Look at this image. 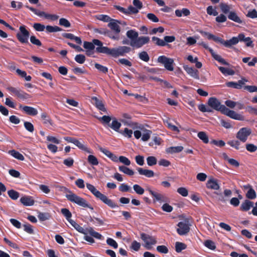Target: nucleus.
Instances as JSON below:
<instances>
[{
	"instance_id": "nucleus-63",
	"label": "nucleus",
	"mask_w": 257,
	"mask_h": 257,
	"mask_svg": "<svg viewBox=\"0 0 257 257\" xmlns=\"http://www.w3.org/2000/svg\"><path fill=\"white\" fill-rule=\"evenodd\" d=\"M245 148L250 153L255 152L257 150V146L253 144H246Z\"/></svg>"
},
{
	"instance_id": "nucleus-44",
	"label": "nucleus",
	"mask_w": 257,
	"mask_h": 257,
	"mask_svg": "<svg viewBox=\"0 0 257 257\" xmlns=\"http://www.w3.org/2000/svg\"><path fill=\"white\" fill-rule=\"evenodd\" d=\"M249 189L247 191L246 193V197L247 198L249 199H253L256 198V193L253 189H252L250 186H249Z\"/></svg>"
},
{
	"instance_id": "nucleus-62",
	"label": "nucleus",
	"mask_w": 257,
	"mask_h": 257,
	"mask_svg": "<svg viewBox=\"0 0 257 257\" xmlns=\"http://www.w3.org/2000/svg\"><path fill=\"white\" fill-rule=\"evenodd\" d=\"M33 28L36 31L38 32L44 31L45 29H46V27L41 23H35L33 25Z\"/></svg>"
},
{
	"instance_id": "nucleus-17",
	"label": "nucleus",
	"mask_w": 257,
	"mask_h": 257,
	"mask_svg": "<svg viewBox=\"0 0 257 257\" xmlns=\"http://www.w3.org/2000/svg\"><path fill=\"white\" fill-rule=\"evenodd\" d=\"M208 189L214 190H218L220 189V185L217 179L211 178L208 180L206 184Z\"/></svg>"
},
{
	"instance_id": "nucleus-24",
	"label": "nucleus",
	"mask_w": 257,
	"mask_h": 257,
	"mask_svg": "<svg viewBox=\"0 0 257 257\" xmlns=\"http://www.w3.org/2000/svg\"><path fill=\"white\" fill-rule=\"evenodd\" d=\"M21 202L25 206H32L35 203V201L31 196H24L20 199Z\"/></svg>"
},
{
	"instance_id": "nucleus-42",
	"label": "nucleus",
	"mask_w": 257,
	"mask_h": 257,
	"mask_svg": "<svg viewBox=\"0 0 257 257\" xmlns=\"http://www.w3.org/2000/svg\"><path fill=\"white\" fill-rule=\"evenodd\" d=\"M46 30L48 33H54L61 31L62 29L57 26H52L48 25L46 27Z\"/></svg>"
},
{
	"instance_id": "nucleus-13",
	"label": "nucleus",
	"mask_w": 257,
	"mask_h": 257,
	"mask_svg": "<svg viewBox=\"0 0 257 257\" xmlns=\"http://www.w3.org/2000/svg\"><path fill=\"white\" fill-rule=\"evenodd\" d=\"M201 45L205 49H209V52H210L212 57L216 61L220 63L221 64L225 65H228L229 64L223 58L221 57V56L216 54L213 50L210 48H208V45L204 42H202Z\"/></svg>"
},
{
	"instance_id": "nucleus-41",
	"label": "nucleus",
	"mask_w": 257,
	"mask_h": 257,
	"mask_svg": "<svg viewBox=\"0 0 257 257\" xmlns=\"http://www.w3.org/2000/svg\"><path fill=\"white\" fill-rule=\"evenodd\" d=\"M197 137L204 143H209V138L207 134L205 132H199L197 134Z\"/></svg>"
},
{
	"instance_id": "nucleus-9",
	"label": "nucleus",
	"mask_w": 257,
	"mask_h": 257,
	"mask_svg": "<svg viewBox=\"0 0 257 257\" xmlns=\"http://www.w3.org/2000/svg\"><path fill=\"white\" fill-rule=\"evenodd\" d=\"M19 30L20 33H18L16 37L18 40L22 43H29L28 39L30 36L29 32L26 29L25 26H21Z\"/></svg>"
},
{
	"instance_id": "nucleus-39",
	"label": "nucleus",
	"mask_w": 257,
	"mask_h": 257,
	"mask_svg": "<svg viewBox=\"0 0 257 257\" xmlns=\"http://www.w3.org/2000/svg\"><path fill=\"white\" fill-rule=\"evenodd\" d=\"M118 169L119 171L122 172L123 173L129 176H133L134 174V172L133 170L124 166H119Z\"/></svg>"
},
{
	"instance_id": "nucleus-50",
	"label": "nucleus",
	"mask_w": 257,
	"mask_h": 257,
	"mask_svg": "<svg viewBox=\"0 0 257 257\" xmlns=\"http://www.w3.org/2000/svg\"><path fill=\"white\" fill-rule=\"evenodd\" d=\"M94 67L96 69H97L99 71L106 74L108 72V68L107 67L104 66L98 63H95Z\"/></svg>"
},
{
	"instance_id": "nucleus-47",
	"label": "nucleus",
	"mask_w": 257,
	"mask_h": 257,
	"mask_svg": "<svg viewBox=\"0 0 257 257\" xmlns=\"http://www.w3.org/2000/svg\"><path fill=\"white\" fill-rule=\"evenodd\" d=\"M87 161L90 164L93 166H96L99 163L97 158L92 155H90L88 156Z\"/></svg>"
},
{
	"instance_id": "nucleus-4",
	"label": "nucleus",
	"mask_w": 257,
	"mask_h": 257,
	"mask_svg": "<svg viewBox=\"0 0 257 257\" xmlns=\"http://www.w3.org/2000/svg\"><path fill=\"white\" fill-rule=\"evenodd\" d=\"M66 189L68 194H66V197L69 201L82 207L88 208L91 210H93V207L85 199L77 195L68 189Z\"/></svg>"
},
{
	"instance_id": "nucleus-2",
	"label": "nucleus",
	"mask_w": 257,
	"mask_h": 257,
	"mask_svg": "<svg viewBox=\"0 0 257 257\" xmlns=\"http://www.w3.org/2000/svg\"><path fill=\"white\" fill-rule=\"evenodd\" d=\"M131 48L127 46H119L117 48L110 49L107 47L97 48V52L105 54L116 58L119 56H124L125 54L131 51Z\"/></svg>"
},
{
	"instance_id": "nucleus-52",
	"label": "nucleus",
	"mask_w": 257,
	"mask_h": 257,
	"mask_svg": "<svg viewBox=\"0 0 257 257\" xmlns=\"http://www.w3.org/2000/svg\"><path fill=\"white\" fill-rule=\"evenodd\" d=\"M133 189L135 192L138 195H143L144 193V189L138 184L134 185Z\"/></svg>"
},
{
	"instance_id": "nucleus-25",
	"label": "nucleus",
	"mask_w": 257,
	"mask_h": 257,
	"mask_svg": "<svg viewBox=\"0 0 257 257\" xmlns=\"http://www.w3.org/2000/svg\"><path fill=\"white\" fill-rule=\"evenodd\" d=\"M137 170L139 174L144 175L148 178H152L154 176V172L152 170L144 169L142 168H138Z\"/></svg>"
},
{
	"instance_id": "nucleus-28",
	"label": "nucleus",
	"mask_w": 257,
	"mask_h": 257,
	"mask_svg": "<svg viewBox=\"0 0 257 257\" xmlns=\"http://www.w3.org/2000/svg\"><path fill=\"white\" fill-rule=\"evenodd\" d=\"M227 17L229 20L237 23L242 24L243 23L242 21L240 19L235 12H230Z\"/></svg>"
},
{
	"instance_id": "nucleus-56",
	"label": "nucleus",
	"mask_w": 257,
	"mask_h": 257,
	"mask_svg": "<svg viewBox=\"0 0 257 257\" xmlns=\"http://www.w3.org/2000/svg\"><path fill=\"white\" fill-rule=\"evenodd\" d=\"M220 8L221 11L225 14H227V13L229 14V13L230 12L229 10L230 9V8L229 6H228L226 4L221 3L220 4Z\"/></svg>"
},
{
	"instance_id": "nucleus-61",
	"label": "nucleus",
	"mask_w": 257,
	"mask_h": 257,
	"mask_svg": "<svg viewBox=\"0 0 257 257\" xmlns=\"http://www.w3.org/2000/svg\"><path fill=\"white\" fill-rule=\"evenodd\" d=\"M124 137L130 138L133 135V131L129 130L128 128H125L123 131L119 132Z\"/></svg>"
},
{
	"instance_id": "nucleus-11",
	"label": "nucleus",
	"mask_w": 257,
	"mask_h": 257,
	"mask_svg": "<svg viewBox=\"0 0 257 257\" xmlns=\"http://www.w3.org/2000/svg\"><path fill=\"white\" fill-rule=\"evenodd\" d=\"M251 129L248 127L241 128L236 134V137L241 142L244 143L247 140L248 137L251 134Z\"/></svg>"
},
{
	"instance_id": "nucleus-16",
	"label": "nucleus",
	"mask_w": 257,
	"mask_h": 257,
	"mask_svg": "<svg viewBox=\"0 0 257 257\" xmlns=\"http://www.w3.org/2000/svg\"><path fill=\"white\" fill-rule=\"evenodd\" d=\"M177 226H178V228L177 229V231L180 235H185L190 231L189 224L186 222H179L178 223Z\"/></svg>"
},
{
	"instance_id": "nucleus-26",
	"label": "nucleus",
	"mask_w": 257,
	"mask_h": 257,
	"mask_svg": "<svg viewBox=\"0 0 257 257\" xmlns=\"http://www.w3.org/2000/svg\"><path fill=\"white\" fill-rule=\"evenodd\" d=\"M71 225L79 232L81 233L84 235H86V232L87 231V228L84 229L83 227L77 223L75 221L70 220L69 222Z\"/></svg>"
},
{
	"instance_id": "nucleus-32",
	"label": "nucleus",
	"mask_w": 257,
	"mask_h": 257,
	"mask_svg": "<svg viewBox=\"0 0 257 257\" xmlns=\"http://www.w3.org/2000/svg\"><path fill=\"white\" fill-rule=\"evenodd\" d=\"M121 123L118 122L115 118H114L110 124H109V126L114 131L119 133V128L121 126Z\"/></svg>"
},
{
	"instance_id": "nucleus-20",
	"label": "nucleus",
	"mask_w": 257,
	"mask_h": 257,
	"mask_svg": "<svg viewBox=\"0 0 257 257\" xmlns=\"http://www.w3.org/2000/svg\"><path fill=\"white\" fill-rule=\"evenodd\" d=\"M94 32L96 33H98L99 34L103 35L105 36H107L112 40L117 39L116 37L112 36V33H111V31L106 28H100L95 29L94 30Z\"/></svg>"
},
{
	"instance_id": "nucleus-22",
	"label": "nucleus",
	"mask_w": 257,
	"mask_h": 257,
	"mask_svg": "<svg viewBox=\"0 0 257 257\" xmlns=\"http://www.w3.org/2000/svg\"><path fill=\"white\" fill-rule=\"evenodd\" d=\"M247 81L246 80H239L237 82L233 81H229L226 83V86L228 87L233 88L235 89H240L242 85L244 84V82Z\"/></svg>"
},
{
	"instance_id": "nucleus-23",
	"label": "nucleus",
	"mask_w": 257,
	"mask_h": 257,
	"mask_svg": "<svg viewBox=\"0 0 257 257\" xmlns=\"http://www.w3.org/2000/svg\"><path fill=\"white\" fill-rule=\"evenodd\" d=\"M90 234L92 237L100 240H103L104 237L99 232L94 231L93 228L91 227L87 228V231L86 232V235Z\"/></svg>"
},
{
	"instance_id": "nucleus-57",
	"label": "nucleus",
	"mask_w": 257,
	"mask_h": 257,
	"mask_svg": "<svg viewBox=\"0 0 257 257\" xmlns=\"http://www.w3.org/2000/svg\"><path fill=\"white\" fill-rule=\"evenodd\" d=\"M24 230L26 232L29 234H34V231L33 229V226L29 223H27L23 225Z\"/></svg>"
},
{
	"instance_id": "nucleus-43",
	"label": "nucleus",
	"mask_w": 257,
	"mask_h": 257,
	"mask_svg": "<svg viewBox=\"0 0 257 257\" xmlns=\"http://www.w3.org/2000/svg\"><path fill=\"white\" fill-rule=\"evenodd\" d=\"M96 19L104 22H110L112 19L109 16L106 15H98L95 16Z\"/></svg>"
},
{
	"instance_id": "nucleus-12",
	"label": "nucleus",
	"mask_w": 257,
	"mask_h": 257,
	"mask_svg": "<svg viewBox=\"0 0 257 257\" xmlns=\"http://www.w3.org/2000/svg\"><path fill=\"white\" fill-rule=\"evenodd\" d=\"M150 38L148 36L138 37L135 41L131 42L130 45L134 47L140 48L143 45L149 43Z\"/></svg>"
},
{
	"instance_id": "nucleus-34",
	"label": "nucleus",
	"mask_w": 257,
	"mask_h": 257,
	"mask_svg": "<svg viewBox=\"0 0 257 257\" xmlns=\"http://www.w3.org/2000/svg\"><path fill=\"white\" fill-rule=\"evenodd\" d=\"M41 117L45 124L53 125V122L50 116L46 112H43L41 114Z\"/></svg>"
},
{
	"instance_id": "nucleus-6",
	"label": "nucleus",
	"mask_w": 257,
	"mask_h": 257,
	"mask_svg": "<svg viewBox=\"0 0 257 257\" xmlns=\"http://www.w3.org/2000/svg\"><path fill=\"white\" fill-rule=\"evenodd\" d=\"M121 22L117 20L112 19L108 24L107 26L111 29L112 36H114L117 39H112L113 40H118L120 38L119 33L120 32V27L118 25Z\"/></svg>"
},
{
	"instance_id": "nucleus-37",
	"label": "nucleus",
	"mask_w": 257,
	"mask_h": 257,
	"mask_svg": "<svg viewBox=\"0 0 257 257\" xmlns=\"http://www.w3.org/2000/svg\"><path fill=\"white\" fill-rule=\"evenodd\" d=\"M218 69L224 75H233L234 74V71L232 69L221 66L219 67Z\"/></svg>"
},
{
	"instance_id": "nucleus-36",
	"label": "nucleus",
	"mask_w": 257,
	"mask_h": 257,
	"mask_svg": "<svg viewBox=\"0 0 257 257\" xmlns=\"http://www.w3.org/2000/svg\"><path fill=\"white\" fill-rule=\"evenodd\" d=\"M9 153L15 158L20 160V161H24L25 160V158L23 156V155L21 154L20 152L15 150H13L9 151Z\"/></svg>"
},
{
	"instance_id": "nucleus-1",
	"label": "nucleus",
	"mask_w": 257,
	"mask_h": 257,
	"mask_svg": "<svg viewBox=\"0 0 257 257\" xmlns=\"http://www.w3.org/2000/svg\"><path fill=\"white\" fill-rule=\"evenodd\" d=\"M207 104L212 109L219 111L231 118L241 121L244 119L243 115L221 104L220 101L215 97H210L208 100Z\"/></svg>"
},
{
	"instance_id": "nucleus-18",
	"label": "nucleus",
	"mask_w": 257,
	"mask_h": 257,
	"mask_svg": "<svg viewBox=\"0 0 257 257\" xmlns=\"http://www.w3.org/2000/svg\"><path fill=\"white\" fill-rule=\"evenodd\" d=\"M183 69L186 71L188 74L190 76L196 79H199V71L198 70L195 69L192 67H190L188 65H184Z\"/></svg>"
},
{
	"instance_id": "nucleus-58",
	"label": "nucleus",
	"mask_w": 257,
	"mask_h": 257,
	"mask_svg": "<svg viewBox=\"0 0 257 257\" xmlns=\"http://www.w3.org/2000/svg\"><path fill=\"white\" fill-rule=\"evenodd\" d=\"M206 12L207 14L210 16L212 15L214 16H217L218 14V12L216 11V10L213 9V7L211 6H208L207 8Z\"/></svg>"
},
{
	"instance_id": "nucleus-40",
	"label": "nucleus",
	"mask_w": 257,
	"mask_h": 257,
	"mask_svg": "<svg viewBox=\"0 0 257 257\" xmlns=\"http://www.w3.org/2000/svg\"><path fill=\"white\" fill-rule=\"evenodd\" d=\"M187 248V245L183 242L177 241L175 243V250L179 253Z\"/></svg>"
},
{
	"instance_id": "nucleus-38",
	"label": "nucleus",
	"mask_w": 257,
	"mask_h": 257,
	"mask_svg": "<svg viewBox=\"0 0 257 257\" xmlns=\"http://www.w3.org/2000/svg\"><path fill=\"white\" fill-rule=\"evenodd\" d=\"M183 150L182 146L171 147L167 149V152L170 154L180 153Z\"/></svg>"
},
{
	"instance_id": "nucleus-53",
	"label": "nucleus",
	"mask_w": 257,
	"mask_h": 257,
	"mask_svg": "<svg viewBox=\"0 0 257 257\" xmlns=\"http://www.w3.org/2000/svg\"><path fill=\"white\" fill-rule=\"evenodd\" d=\"M38 217L40 221H44L48 220L50 215L48 213L40 212L38 215Z\"/></svg>"
},
{
	"instance_id": "nucleus-35",
	"label": "nucleus",
	"mask_w": 257,
	"mask_h": 257,
	"mask_svg": "<svg viewBox=\"0 0 257 257\" xmlns=\"http://www.w3.org/2000/svg\"><path fill=\"white\" fill-rule=\"evenodd\" d=\"M74 145H76L79 149L85 151L89 153H92V151L88 148L86 146L84 145L82 143H81L78 140H76Z\"/></svg>"
},
{
	"instance_id": "nucleus-21",
	"label": "nucleus",
	"mask_w": 257,
	"mask_h": 257,
	"mask_svg": "<svg viewBox=\"0 0 257 257\" xmlns=\"http://www.w3.org/2000/svg\"><path fill=\"white\" fill-rule=\"evenodd\" d=\"M219 43L223 45L225 47L230 48L231 46L235 45L238 43V40L236 37H233L230 40L226 41L221 38Z\"/></svg>"
},
{
	"instance_id": "nucleus-5",
	"label": "nucleus",
	"mask_w": 257,
	"mask_h": 257,
	"mask_svg": "<svg viewBox=\"0 0 257 257\" xmlns=\"http://www.w3.org/2000/svg\"><path fill=\"white\" fill-rule=\"evenodd\" d=\"M7 90L22 100H26L32 97L30 94L18 88L9 86L7 88Z\"/></svg>"
},
{
	"instance_id": "nucleus-60",
	"label": "nucleus",
	"mask_w": 257,
	"mask_h": 257,
	"mask_svg": "<svg viewBox=\"0 0 257 257\" xmlns=\"http://www.w3.org/2000/svg\"><path fill=\"white\" fill-rule=\"evenodd\" d=\"M227 144L229 145H230L231 147L235 148L236 150H239L240 149V148H239L240 143L237 140L229 141L227 142Z\"/></svg>"
},
{
	"instance_id": "nucleus-27",
	"label": "nucleus",
	"mask_w": 257,
	"mask_h": 257,
	"mask_svg": "<svg viewBox=\"0 0 257 257\" xmlns=\"http://www.w3.org/2000/svg\"><path fill=\"white\" fill-rule=\"evenodd\" d=\"M92 100L94 103L96 107L101 111H105L106 109L104 105L103 104L101 100H99L97 97L94 96L92 97Z\"/></svg>"
},
{
	"instance_id": "nucleus-45",
	"label": "nucleus",
	"mask_w": 257,
	"mask_h": 257,
	"mask_svg": "<svg viewBox=\"0 0 257 257\" xmlns=\"http://www.w3.org/2000/svg\"><path fill=\"white\" fill-rule=\"evenodd\" d=\"M139 58L142 61L148 62L150 60V57L146 51H142L138 54Z\"/></svg>"
},
{
	"instance_id": "nucleus-33",
	"label": "nucleus",
	"mask_w": 257,
	"mask_h": 257,
	"mask_svg": "<svg viewBox=\"0 0 257 257\" xmlns=\"http://www.w3.org/2000/svg\"><path fill=\"white\" fill-rule=\"evenodd\" d=\"M190 11L186 8H183L181 10H176L175 11V15L176 16L178 17H181L183 15H184V16H188L190 15Z\"/></svg>"
},
{
	"instance_id": "nucleus-8",
	"label": "nucleus",
	"mask_w": 257,
	"mask_h": 257,
	"mask_svg": "<svg viewBox=\"0 0 257 257\" xmlns=\"http://www.w3.org/2000/svg\"><path fill=\"white\" fill-rule=\"evenodd\" d=\"M26 7L29 10H30L31 11H32L33 13H34L35 15L40 17H44L46 19H49L52 21H56L59 18V16L56 15L47 14L44 12L40 11L35 8L30 7L28 5H26Z\"/></svg>"
},
{
	"instance_id": "nucleus-15",
	"label": "nucleus",
	"mask_w": 257,
	"mask_h": 257,
	"mask_svg": "<svg viewBox=\"0 0 257 257\" xmlns=\"http://www.w3.org/2000/svg\"><path fill=\"white\" fill-rule=\"evenodd\" d=\"M114 7L116 10L126 15L136 14L139 12V10L132 6H130L127 9H125L117 5H115Z\"/></svg>"
},
{
	"instance_id": "nucleus-64",
	"label": "nucleus",
	"mask_w": 257,
	"mask_h": 257,
	"mask_svg": "<svg viewBox=\"0 0 257 257\" xmlns=\"http://www.w3.org/2000/svg\"><path fill=\"white\" fill-rule=\"evenodd\" d=\"M106 243L108 245L115 249L118 247L117 243L115 241V240L111 238H107L106 239Z\"/></svg>"
},
{
	"instance_id": "nucleus-3",
	"label": "nucleus",
	"mask_w": 257,
	"mask_h": 257,
	"mask_svg": "<svg viewBox=\"0 0 257 257\" xmlns=\"http://www.w3.org/2000/svg\"><path fill=\"white\" fill-rule=\"evenodd\" d=\"M86 187L97 198L100 199L109 207L115 208L118 207L116 203L112 200L109 199L106 195L97 190L93 185L87 183Z\"/></svg>"
},
{
	"instance_id": "nucleus-31",
	"label": "nucleus",
	"mask_w": 257,
	"mask_h": 257,
	"mask_svg": "<svg viewBox=\"0 0 257 257\" xmlns=\"http://www.w3.org/2000/svg\"><path fill=\"white\" fill-rule=\"evenodd\" d=\"M126 35L131 40V42H133L138 37L139 34L135 30H131L127 31Z\"/></svg>"
},
{
	"instance_id": "nucleus-59",
	"label": "nucleus",
	"mask_w": 257,
	"mask_h": 257,
	"mask_svg": "<svg viewBox=\"0 0 257 257\" xmlns=\"http://www.w3.org/2000/svg\"><path fill=\"white\" fill-rule=\"evenodd\" d=\"M25 128L29 132L33 133L34 131L33 124L29 121H25L24 123Z\"/></svg>"
},
{
	"instance_id": "nucleus-49",
	"label": "nucleus",
	"mask_w": 257,
	"mask_h": 257,
	"mask_svg": "<svg viewBox=\"0 0 257 257\" xmlns=\"http://www.w3.org/2000/svg\"><path fill=\"white\" fill-rule=\"evenodd\" d=\"M204 244L206 247L210 249L214 250L216 248V245L214 242L211 240H205L204 242Z\"/></svg>"
},
{
	"instance_id": "nucleus-55",
	"label": "nucleus",
	"mask_w": 257,
	"mask_h": 257,
	"mask_svg": "<svg viewBox=\"0 0 257 257\" xmlns=\"http://www.w3.org/2000/svg\"><path fill=\"white\" fill-rule=\"evenodd\" d=\"M74 59L77 63L83 64L85 61L86 57L83 54H78L75 56Z\"/></svg>"
},
{
	"instance_id": "nucleus-19",
	"label": "nucleus",
	"mask_w": 257,
	"mask_h": 257,
	"mask_svg": "<svg viewBox=\"0 0 257 257\" xmlns=\"http://www.w3.org/2000/svg\"><path fill=\"white\" fill-rule=\"evenodd\" d=\"M19 108L29 115L35 116L37 115L38 113L37 109L32 106L20 105Z\"/></svg>"
},
{
	"instance_id": "nucleus-29",
	"label": "nucleus",
	"mask_w": 257,
	"mask_h": 257,
	"mask_svg": "<svg viewBox=\"0 0 257 257\" xmlns=\"http://www.w3.org/2000/svg\"><path fill=\"white\" fill-rule=\"evenodd\" d=\"M253 203L248 200H245L240 206V210L244 211L249 210L251 207H252Z\"/></svg>"
},
{
	"instance_id": "nucleus-7",
	"label": "nucleus",
	"mask_w": 257,
	"mask_h": 257,
	"mask_svg": "<svg viewBox=\"0 0 257 257\" xmlns=\"http://www.w3.org/2000/svg\"><path fill=\"white\" fill-rule=\"evenodd\" d=\"M141 238L145 242L144 246L147 249H151L152 246L157 243V241L155 236L150 235L145 233H141Z\"/></svg>"
},
{
	"instance_id": "nucleus-30",
	"label": "nucleus",
	"mask_w": 257,
	"mask_h": 257,
	"mask_svg": "<svg viewBox=\"0 0 257 257\" xmlns=\"http://www.w3.org/2000/svg\"><path fill=\"white\" fill-rule=\"evenodd\" d=\"M200 33L203 35L205 36H207V39L208 40H213L214 41L217 43H220V41L221 39V38L217 37L211 33H209L208 32H204V31H201Z\"/></svg>"
},
{
	"instance_id": "nucleus-54",
	"label": "nucleus",
	"mask_w": 257,
	"mask_h": 257,
	"mask_svg": "<svg viewBox=\"0 0 257 257\" xmlns=\"http://www.w3.org/2000/svg\"><path fill=\"white\" fill-rule=\"evenodd\" d=\"M147 164L150 166H152L157 164V160L154 156H149L147 158Z\"/></svg>"
},
{
	"instance_id": "nucleus-10",
	"label": "nucleus",
	"mask_w": 257,
	"mask_h": 257,
	"mask_svg": "<svg viewBox=\"0 0 257 257\" xmlns=\"http://www.w3.org/2000/svg\"><path fill=\"white\" fill-rule=\"evenodd\" d=\"M158 62L163 64L165 68L169 71L174 70L173 63L174 60L172 58H169L165 56H160L158 58Z\"/></svg>"
},
{
	"instance_id": "nucleus-51",
	"label": "nucleus",
	"mask_w": 257,
	"mask_h": 257,
	"mask_svg": "<svg viewBox=\"0 0 257 257\" xmlns=\"http://www.w3.org/2000/svg\"><path fill=\"white\" fill-rule=\"evenodd\" d=\"M152 41L155 42L156 44L159 46H165L167 45V44L164 42L163 40H162L157 37H153Z\"/></svg>"
},
{
	"instance_id": "nucleus-14",
	"label": "nucleus",
	"mask_w": 257,
	"mask_h": 257,
	"mask_svg": "<svg viewBox=\"0 0 257 257\" xmlns=\"http://www.w3.org/2000/svg\"><path fill=\"white\" fill-rule=\"evenodd\" d=\"M146 191H148L154 197V201H158L161 203L167 201V198L164 195L153 191L150 187H147Z\"/></svg>"
},
{
	"instance_id": "nucleus-48",
	"label": "nucleus",
	"mask_w": 257,
	"mask_h": 257,
	"mask_svg": "<svg viewBox=\"0 0 257 257\" xmlns=\"http://www.w3.org/2000/svg\"><path fill=\"white\" fill-rule=\"evenodd\" d=\"M62 214L65 217L66 219L68 222L72 220L71 217H72V214L69 209L67 208H62L61 210Z\"/></svg>"
},
{
	"instance_id": "nucleus-46",
	"label": "nucleus",
	"mask_w": 257,
	"mask_h": 257,
	"mask_svg": "<svg viewBox=\"0 0 257 257\" xmlns=\"http://www.w3.org/2000/svg\"><path fill=\"white\" fill-rule=\"evenodd\" d=\"M8 194L13 200H17L20 196V193L13 189L8 191Z\"/></svg>"
}]
</instances>
